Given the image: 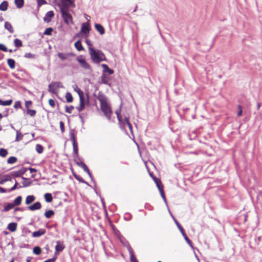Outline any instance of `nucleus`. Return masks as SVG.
I'll use <instances>...</instances> for the list:
<instances>
[{
    "label": "nucleus",
    "instance_id": "obj_1",
    "mask_svg": "<svg viewBox=\"0 0 262 262\" xmlns=\"http://www.w3.org/2000/svg\"><path fill=\"white\" fill-rule=\"evenodd\" d=\"M97 99L100 103L101 111L105 117L108 120H111L113 112L111 110L110 104L108 102L107 98L104 94L99 93L97 96Z\"/></svg>",
    "mask_w": 262,
    "mask_h": 262
},
{
    "label": "nucleus",
    "instance_id": "obj_2",
    "mask_svg": "<svg viewBox=\"0 0 262 262\" xmlns=\"http://www.w3.org/2000/svg\"><path fill=\"white\" fill-rule=\"evenodd\" d=\"M89 54L93 62L95 63H98L106 60L105 55L101 50L91 49Z\"/></svg>",
    "mask_w": 262,
    "mask_h": 262
},
{
    "label": "nucleus",
    "instance_id": "obj_3",
    "mask_svg": "<svg viewBox=\"0 0 262 262\" xmlns=\"http://www.w3.org/2000/svg\"><path fill=\"white\" fill-rule=\"evenodd\" d=\"M58 5L60 10H69V8L75 7V0H59Z\"/></svg>",
    "mask_w": 262,
    "mask_h": 262
},
{
    "label": "nucleus",
    "instance_id": "obj_4",
    "mask_svg": "<svg viewBox=\"0 0 262 262\" xmlns=\"http://www.w3.org/2000/svg\"><path fill=\"white\" fill-rule=\"evenodd\" d=\"M64 21L67 25L73 24L72 17L69 10H60Z\"/></svg>",
    "mask_w": 262,
    "mask_h": 262
},
{
    "label": "nucleus",
    "instance_id": "obj_5",
    "mask_svg": "<svg viewBox=\"0 0 262 262\" xmlns=\"http://www.w3.org/2000/svg\"><path fill=\"white\" fill-rule=\"evenodd\" d=\"M62 84L60 82H52L49 85L48 91L52 93L56 94L59 88H62Z\"/></svg>",
    "mask_w": 262,
    "mask_h": 262
},
{
    "label": "nucleus",
    "instance_id": "obj_6",
    "mask_svg": "<svg viewBox=\"0 0 262 262\" xmlns=\"http://www.w3.org/2000/svg\"><path fill=\"white\" fill-rule=\"evenodd\" d=\"M78 94L80 98V105L79 106L77 107V109L78 112H80L84 109L86 103V101L84 97V93L81 90H79L78 92Z\"/></svg>",
    "mask_w": 262,
    "mask_h": 262
},
{
    "label": "nucleus",
    "instance_id": "obj_7",
    "mask_svg": "<svg viewBox=\"0 0 262 262\" xmlns=\"http://www.w3.org/2000/svg\"><path fill=\"white\" fill-rule=\"evenodd\" d=\"M90 30V28L89 26V24L88 23H84L81 25V28L80 32L77 33V36L79 37L81 34H83L85 35V37H87L89 34Z\"/></svg>",
    "mask_w": 262,
    "mask_h": 262
},
{
    "label": "nucleus",
    "instance_id": "obj_8",
    "mask_svg": "<svg viewBox=\"0 0 262 262\" xmlns=\"http://www.w3.org/2000/svg\"><path fill=\"white\" fill-rule=\"evenodd\" d=\"M77 60L79 62L80 66L86 70H90L91 67L89 64L85 61V58L82 56H80L77 57Z\"/></svg>",
    "mask_w": 262,
    "mask_h": 262
},
{
    "label": "nucleus",
    "instance_id": "obj_9",
    "mask_svg": "<svg viewBox=\"0 0 262 262\" xmlns=\"http://www.w3.org/2000/svg\"><path fill=\"white\" fill-rule=\"evenodd\" d=\"M174 222L178 227V228H179V229L180 230V231H181V233L182 234L183 236H184L185 241L187 242V243L190 246H192V242L188 238V237H187V236L186 235V234H185V232H184V230L183 229V228H182V227L181 226V225L179 223V222L176 220H174Z\"/></svg>",
    "mask_w": 262,
    "mask_h": 262
},
{
    "label": "nucleus",
    "instance_id": "obj_10",
    "mask_svg": "<svg viewBox=\"0 0 262 262\" xmlns=\"http://www.w3.org/2000/svg\"><path fill=\"white\" fill-rule=\"evenodd\" d=\"M56 245L55 246V255L58 254L59 252H61L65 248V246L62 242L58 241L56 242Z\"/></svg>",
    "mask_w": 262,
    "mask_h": 262
},
{
    "label": "nucleus",
    "instance_id": "obj_11",
    "mask_svg": "<svg viewBox=\"0 0 262 262\" xmlns=\"http://www.w3.org/2000/svg\"><path fill=\"white\" fill-rule=\"evenodd\" d=\"M76 164L77 165H78L79 166L81 167L83 170L84 171H85L88 174L89 176L91 177H92V174L89 170V168L88 167V166L82 162H76Z\"/></svg>",
    "mask_w": 262,
    "mask_h": 262
},
{
    "label": "nucleus",
    "instance_id": "obj_12",
    "mask_svg": "<svg viewBox=\"0 0 262 262\" xmlns=\"http://www.w3.org/2000/svg\"><path fill=\"white\" fill-rule=\"evenodd\" d=\"M54 16V13L53 11H48L46 14L45 16L43 17V20L49 23L51 21V18Z\"/></svg>",
    "mask_w": 262,
    "mask_h": 262
},
{
    "label": "nucleus",
    "instance_id": "obj_13",
    "mask_svg": "<svg viewBox=\"0 0 262 262\" xmlns=\"http://www.w3.org/2000/svg\"><path fill=\"white\" fill-rule=\"evenodd\" d=\"M46 233V230L45 229L41 228L38 230V231H34L32 233V236L33 237H39Z\"/></svg>",
    "mask_w": 262,
    "mask_h": 262
},
{
    "label": "nucleus",
    "instance_id": "obj_14",
    "mask_svg": "<svg viewBox=\"0 0 262 262\" xmlns=\"http://www.w3.org/2000/svg\"><path fill=\"white\" fill-rule=\"evenodd\" d=\"M41 207V204L39 202H37L28 207V209L31 211H34L40 209Z\"/></svg>",
    "mask_w": 262,
    "mask_h": 262
},
{
    "label": "nucleus",
    "instance_id": "obj_15",
    "mask_svg": "<svg viewBox=\"0 0 262 262\" xmlns=\"http://www.w3.org/2000/svg\"><path fill=\"white\" fill-rule=\"evenodd\" d=\"M26 170L25 168H23L18 171H15L13 172V176L14 177H20L21 176L23 175L26 172Z\"/></svg>",
    "mask_w": 262,
    "mask_h": 262
},
{
    "label": "nucleus",
    "instance_id": "obj_16",
    "mask_svg": "<svg viewBox=\"0 0 262 262\" xmlns=\"http://www.w3.org/2000/svg\"><path fill=\"white\" fill-rule=\"evenodd\" d=\"M95 27L101 35H103L104 33V29L101 25L98 24H95Z\"/></svg>",
    "mask_w": 262,
    "mask_h": 262
},
{
    "label": "nucleus",
    "instance_id": "obj_17",
    "mask_svg": "<svg viewBox=\"0 0 262 262\" xmlns=\"http://www.w3.org/2000/svg\"><path fill=\"white\" fill-rule=\"evenodd\" d=\"M5 28L8 30L10 33L14 32V29L12 25L8 21H6L5 23Z\"/></svg>",
    "mask_w": 262,
    "mask_h": 262
},
{
    "label": "nucleus",
    "instance_id": "obj_18",
    "mask_svg": "<svg viewBox=\"0 0 262 262\" xmlns=\"http://www.w3.org/2000/svg\"><path fill=\"white\" fill-rule=\"evenodd\" d=\"M101 66L103 68L104 71L108 73L110 75H112L114 73V71L112 69H110L107 65L102 64Z\"/></svg>",
    "mask_w": 262,
    "mask_h": 262
},
{
    "label": "nucleus",
    "instance_id": "obj_19",
    "mask_svg": "<svg viewBox=\"0 0 262 262\" xmlns=\"http://www.w3.org/2000/svg\"><path fill=\"white\" fill-rule=\"evenodd\" d=\"M17 227V224L15 223H11L8 225V229L12 232L16 231Z\"/></svg>",
    "mask_w": 262,
    "mask_h": 262
},
{
    "label": "nucleus",
    "instance_id": "obj_20",
    "mask_svg": "<svg viewBox=\"0 0 262 262\" xmlns=\"http://www.w3.org/2000/svg\"><path fill=\"white\" fill-rule=\"evenodd\" d=\"M8 3L7 1H4L0 5V10L5 11L8 9Z\"/></svg>",
    "mask_w": 262,
    "mask_h": 262
},
{
    "label": "nucleus",
    "instance_id": "obj_21",
    "mask_svg": "<svg viewBox=\"0 0 262 262\" xmlns=\"http://www.w3.org/2000/svg\"><path fill=\"white\" fill-rule=\"evenodd\" d=\"M35 198L34 195H28L26 199V204L29 205L32 203L35 200Z\"/></svg>",
    "mask_w": 262,
    "mask_h": 262
},
{
    "label": "nucleus",
    "instance_id": "obj_22",
    "mask_svg": "<svg viewBox=\"0 0 262 262\" xmlns=\"http://www.w3.org/2000/svg\"><path fill=\"white\" fill-rule=\"evenodd\" d=\"M14 3L17 8H21L24 5V0H15Z\"/></svg>",
    "mask_w": 262,
    "mask_h": 262
},
{
    "label": "nucleus",
    "instance_id": "obj_23",
    "mask_svg": "<svg viewBox=\"0 0 262 262\" xmlns=\"http://www.w3.org/2000/svg\"><path fill=\"white\" fill-rule=\"evenodd\" d=\"M75 47L76 49L79 51L84 50V48H83L80 40H78L75 43Z\"/></svg>",
    "mask_w": 262,
    "mask_h": 262
},
{
    "label": "nucleus",
    "instance_id": "obj_24",
    "mask_svg": "<svg viewBox=\"0 0 262 262\" xmlns=\"http://www.w3.org/2000/svg\"><path fill=\"white\" fill-rule=\"evenodd\" d=\"M11 180V178L9 176L6 175L0 178V184H2L4 183L5 182L10 181Z\"/></svg>",
    "mask_w": 262,
    "mask_h": 262
},
{
    "label": "nucleus",
    "instance_id": "obj_25",
    "mask_svg": "<svg viewBox=\"0 0 262 262\" xmlns=\"http://www.w3.org/2000/svg\"><path fill=\"white\" fill-rule=\"evenodd\" d=\"M12 103V100H8L6 101H3L1 99H0V105L2 106H8L10 105Z\"/></svg>",
    "mask_w": 262,
    "mask_h": 262
},
{
    "label": "nucleus",
    "instance_id": "obj_26",
    "mask_svg": "<svg viewBox=\"0 0 262 262\" xmlns=\"http://www.w3.org/2000/svg\"><path fill=\"white\" fill-rule=\"evenodd\" d=\"M45 199L47 202L50 203L52 201L53 198L51 193H47L44 195Z\"/></svg>",
    "mask_w": 262,
    "mask_h": 262
},
{
    "label": "nucleus",
    "instance_id": "obj_27",
    "mask_svg": "<svg viewBox=\"0 0 262 262\" xmlns=\"http://www.w3.org/2000/svg\"><path fill=\"white\" fill-rule=\"evenodd\" d=\"M21 200H22L21 196H18L14 200L13 204L14 205V206H18L21 204Z\"/></svg>",
    "mask_w": 262,
    "mask_h": 262
},
{
    "label": "nucleus",
    "instance_id": "obj_28",
    "mask_svg": "<svg viewBox=\"0 0 262 262\" xmlns=\"http://www.w3.org/2000/svg\"><path fill=\"white\" fill-rule=\"evenodd\" d=\"M15 61L13 59H8L7 60V63L11 69H14L15 68Z\"/></svg>",
    "mask_w": 262,
    "mask_h": 262
},
{
    "label": "nucleus",
    "instance_id": "obj_29",
    "mask_svg": "<svg viewBox=\"0 0 262 262\" xmlns=\"http://www.w3.org/2000/svg\"><path fill=\"white\" fill-rule=\"evenodd\" d=\"M14 207V205L13 203H9L7 205H6L3 210L5 212H7L10 209H12Z\"/></svg>",
    "mask_w": 262,
    "mask_h": 262
},
{
    "label": "nucleus",
    "instance_id": "obj_30",
    "mask_svg": "<svg viewBox=\"0 0 262 262\" xmlns=\"http://www.w3.org/2000/svg\"><path fill=\"white\" fill-rule=\"evenodd\" d=\"M23 135L19 130H16L15 141H19L23 139Z\"/></svg>",
    "mask_w": 262,
    "mask_h": 262
},
{
    "label": "nucleus",
    "instance_id": "obj_31",
    "mask_svg": "<svg viewBox=\"0 0 262 262\" xmlns=\"http://www.w3.org/2000/svg\"><path fill=\"white\" fill-rule=\"evenodd\" d=\"M35 149L38 154H41L43 152V148L40 144H37L36 145Z\"/></svg>",
    "mask_w": 262,
    "mask_h": 262
},
{
    "label": "nucleus",
    "instance_id": "obj_32",
    "mask_svg": "<svg viewBox=\"0 0 262 262\" xmlns=\"http://www.w3.org/2000/svg\"><path fill=\"white\" fill-rule=\"evenodd\" d=\"M54 214V212L53 210H49L47 211L45 213V215L47 218L49 219V218H50L52 215H53Z\"/></svg>",
    "mask_w": 262,
    "mask_h": 262
},
{
    "label": "nucleus",
    "instance_id": "obj_33",
    "mask_svg": "<svg viewBox=\"0 0 262 262\" xmlns=\"http://www.w3.org/2000/svg\"><path fill=\"white\" fill-rule=\"evenodd\" d=\"M66 99L68 102L70 103L73 101V97L71 93H67L66 95Z\"/></svg>",
    "mask_w": 262,
    "mask_h": 262
},
{
    "label": "nucleus",
    "instance_id": "obj_34",
    "mask_svg": "<svg viewBox=\"0 0 262 262\" xmlns=\"http://www.w3.org/2000/svg\"><path fill=\"white\" fill-rule=\"evenodd\" d=\"M154 180H155V182L159 190H160V189L163 188V185L160 180H159L157 179H154Z\"/></svg>",
    "mask_w": 262,
    "mask_h": 262
},
{
    "label": "nucleus",
    "instance_id": "obj_35",
    "mask_svg": "<svg viewBox=\"0 0 262 262\" xmlns=\"http://www.w3.org/2000/svg\"><path fill=\"white\" fill-rule=\"evenodd\" d=\"M14 43L15 46L16 47H20L23 46L21 41L17 38L14 39Z\"/></svg>",
    "mask_w": 262,
    "mask_h": 262
},
{
    "label": "nucleus",
    "instance_id": "obj_36",
    "mask_svg": "<svg viewBox=\"0 0 262 262\" xmlns=\"http://www.w3.org/2000/svg\"><path fill=\"white\" fill-rule=\"evenodd\" d=\"M130 258L131 262H138L135 256H134L132 250H129Z\"/></svg>",
    "mask_w": 262,
    "mask_h": 262
},
{
    "label": "nucleus",
    "instance_id": "obj_37",
    "mask_svg": "<svg viewBox=\"0 0 262 262\" xmlns=\"http://www.w3.org/2000/svg\"><path fill=\"white\" fill-rule=\"evenodd\" d=\"M73 151H74V154H75V156L78 157V149L77 143H73Z\"/></svg>",
    "mask_w": 262,
    "mask_h": 262
},
{
    "label": "nucleus",
    "instance_id": "obj_38",
    "mask_svg": "<svg viewBox=\"0 0 262 262\" xmlns=\"http://www.w3.org/2000/svg\"><path fill=\"white\" fill-rule=\"evenodd\" d=\"M58 56L61 60H65L68 58L69 55L68 54L59 53Z\"/></svg>",
    "mask_w": 262,
    "mask_h": 262
},
{
    "label": "nucleus",
    "instance_id": "obj_39",
    "mask_svg": "<svg viewBox=\"0 0 262 262\" xmlns=\"http://www.w3.org/2000/svg\"><path fill=\"white\" fill-rule=\"evenodd\" d=\"M41 252V249L39 247L36 246L33 248V253L36 255H39Z\"/></svg>",
    "mask_w": 262,
    "mask_h": 262
},
{
    "label": "nucleus",
    "instance_id": "obj_40",
    "mask_svg": "<svg viewBox=\"0 0 262 262\" xmlns=\"http://www.w3.org/2000/svg\"><path fill=\"white\" fill-rule=\"evenodd\" d=\"M8 155V151L4 148H0V156L5 157Z\"/></svg>",
    "mask_w": 262,
    "mask_h": 262
},
{
    "label": "nucleus",
    "instance_id": "obj_41",
    "mask_svg": "<svg viewBox=\"0 0 262 262\" xmlns=\"http://www.w3.org/2000/svg\"><path fill=\"white\" fill-rule=\"evenodd\" d=\"M36 111L34 110L27 109V113L31 117H34L36 114Z\"/></svg>",
    "mask_w": 262,
    "mask_h": 262
},
{
    "label": "nucleus",
    "instance_id": "obj_42",
    "mask_svg": "<svg viewBox=\"0 0 262 262\" xmlns=\"http://www.w3.org/2000/svg\"><path fill=\"white\" fill-rule=\"evenodd\" d=\"M17 161V158L15 157H10L7 160L9 164H13Z\"/></svg>",
    "mask_w": 262,
    "mask_h": 262
},
{
    "label": "nucleus",
    "instance_id": "obj_43",
    "mask_svg": "<svg viewBox=\"0 0 262 262\" xmlns=\"http://www.w3.org/2000/svg\"><path fill=\"white\" fill-rule=\"evenodd\" d=\"M53 31V29L52 28H48L46 29L43 34L46 35H51Z\"/></svg>",
    "mask_w": 262,
    "mask_h": 262
},
{
    "label": "nucleus",
    "instance_id": "obj_44",
    "mask_svg": "<svg viewBox=\"0 0 262 262\" xmlns=\"http://www.w3.org/2000/svg\"><path fill=\"white\" fill-rule=\"evenodd\" d=\"M74 107L73 106L71 105L70 106H66V111L67 113L69 114L72 113V111L74 110Z\"/></svg>",
    "mask_w": 262,
    "mask_h": 262
},
{
    "label": "nucleus",
    "instance_id": "obj_45",
    "mask_svg": "<svg viewBox=\"0 0 262 262\" xmlns=\"http://www.w3.org/2000/svg\"><path fill=\"white\" fill-rule=\"evenodd\" d=\"M85 42H86V43L87 44V45L89 47V52H91V49H94L92 47L93 45H92V44L91 43V40L86 39L85 40Z\"/></svg>",
    "mask_w": 262,
    "mask_h": 262
},
{
    "label": "nucleus",
    "instance_id": "obj_46",
    "mask_svg": "<svg viewBox=\"0 0 262 262\" xmlns=\"http://www.w3.org/2000/svg\"><path fill=\"white\" fill-rule=\"evenodd\" d=\"M70 139L72 140L73 144L77 143L76 138H75L73 133H71L70 134Z\"/></svg>",
    "mask_w": 262,
    "mask_h": 262
},
{
    "label": "nucleus",
    "instance_id": "obj_47",
    "mask_svg": "<svg viewBox=\"0 0 262 262\" xmlns=\"http://www.w3.org/2000/svg\"><path fill=\"white\" fill-rule=\"evenodd\" d=\"M115 113L117 115V118L119 121V122H121V111L119 110H117L115 112Z\"/></svg>",
    "mask_w": 262,
    "mask_h": 262
},
{
    "label": "nucleus",
    "instance_id": "obj_48",
    "mask_svg": "<svg viewBox=\"0 0 262 262\" xmlns=\"http://www.w3.org/2000/svg\"><path fill=\"white\" fill-rule=\"evenodd\" d=\"M14 107L16 109L18 108H21V102L19 101H16L15 102Z\"/></svg>",
    "mask_w": 262,
    "mask_h": 262
},
{
    "label": "nucleus",
    "instance_id": "obj_49",
    "mask_svg": "<svg viewBox=\"0 0 262 262\" xmlns=\"http://www.w3.org/2000/svg\"><path fill=\"white\" fill-rule=\"evenodd\" d=\"M74 177L76 180H77L78 181L81 183H85V181L83 180V179L79 176L77 175H74Z\"/></svg>",
    "mask_w": 262,
    "mask_h": 262
},
{
    "label": "nucleus",
    "instance_id": "obj_50",
    "mask_svg": "<svg viewBox=\"0 0 262 262\" xmlns=\"http://www.w3.org/2000/svg\"><path fill=\"white\" fill-rule=\"evenodd\" d=\"M159 191H160V194H161V195L162 198H163V199L164 201V202H166V199L165 195L164 194L163 188V189H160V190H159Z\"/></svg>",
    "mask_w": 262,
    "mask_h": 262
},
{
    "label": "nucleus",
    "instance_id": "obj_51",
    "mask_svg": "<svg viewBox=\"0 0 262 262\" xmlns=\"http://www.w3.org/2000/svg\"><path fill=\"white\" fill-rule=\"evenodd\" d=\"M0 50L4 52H7L8 51V49L4 45L0 43Z\"/></svg>",
    "mask_w": 262,
    "mask_h": 262
},
{
    "label": "nucleus",
    "instance_id": "obj_52",
    "mask_svg": "<svg viewBox=\"0 0 262 262\" xmlns=\"http://www.w3.org/2000/svg\"><path fill=\"white\" fill-rule=\"evenodd\" d=\"M25 57L26 58H34V55L30 53H26L25 55Z\"/></svg>",
    "mask_w": 262,
    "mask_h": 262
},
{
    "label": "nucleus",
    "instance_id": "obj_53",
    "mask_svg": "<svg viewBox=\"0 0 262 262\" xmlns=\"http://www.w3.org/2000/svg\"><path fill=\"white\" fill-rule=\"evenodd\" d=\"M125 120H126V124L128 126L129 129L132 131V126L131 124L129 122V120L127 118L125 117Z\"/></svg>",
    "mask_w": 262,
    "mask_h": 262
},
{
    "label": "nucleus",
    "instance_id": "obj_54",
    "mask_svg": "<svg viewBox=\"0 0 262 262\" xmlns=\"http://www.w3.org/2000/svg\"><path fill=\"white\" fill-rule=\"evenodd\" d=\"M60 128L62 133L64 132V123L62 121H60Z\"/></svg>",
    "mask_w": 262,
    "mask_h": 262
},
{
    "label": "nucleus",
    "instance_id": "obj_55",
    "mask_svg": "<svg viewBox=\"0 0 262 262\" xmlns=\"http://www.w3.org/2000/svg\"><path fill=\"white\" fill-rule=\"evenodd\" d=\"M32 102L31 101H27L25 102V106L27 109H29V107L32 105Z\"/></svg>",
    "mask_w": 262,
    "mask_h": 262
},
{
    "label": "nucleus",
    "instance_id": "obj_56",
    "mask_svg": "<svg viewBox=\"0 0 262 262\" xmlns=\"http://www.w3.org/2000/svg\"><path fill=\"white\" fill-rule=\"evenodd\" d=\"M38 3V5L40 6L42 5L46 4L47 3L45 0H37Z\"/></svg>",
    "mask_w": 262,
    "mask_h": 262
},
{
    "label": "nucleus",
    "instance_id": "obj_57",
    "mask_svg": "<svg viewBox=\"0 0 262 262\" xmlns=\"http://www.w3.org/2000/svg\"><path fill=\"white\" fill-rule=\"evenodd\" d=\"M238 108L239 110H238V112H237V116H241L242 115V113H243L242 106L241 105H238Z\"/></svg>",
    "mask_w": 262,
    "mask_h": 262
},
{
    "label": "nucleus",
    "instance_id": "obj_58",
    "mask_svg": "<svg viewBox=\"0 0 262 262\" xmlns=\"http://www.w3.org/2000/svg\"><path fill=\"white\" fill-rule=\"evenodd\" d=\"M49 103L52 107H54L55 105V100L51 99L49 100Z\"/></svg>",
    "mask_w": 262,
    "mask_h": 262
},
{
    "label": "nucleus",
    "instance_id": "obj_59",
    "mask_svg": "<svg viewBox=\"0 0 262 262\" xmlns=\"http://www.w3.org/2000/svg\"><path fill=\"white\" fill-rule=\"evenodd\" d=\"M17 181L15 180V185L11 188L10 190L11 191H13L14 190H15L16 188V187H17Z\"/></svg>",
    "mask_w": 262,
    "mask_h": 262
},
{
    "label": "nucleus",
    "instance_id": "obj_60",
    "mask_svg": "<svg viewBox=\"0 0 262 262\" xmlns=\"http://www.w3.org/2000/svg\"><path fill=\"white\" fill-rule=\"evenodd\" d=\"M29 170L30 171L31 173L33 172H36V170L34 168H29Z\"/></svg>",
    "mask_w": 262,
    "mask_h": 262
},
{
    "label": "nucleus",
    "instance_id": "obj_61",
    "mask_svg": "<svg viewBox=\"0 0 262 262\" xmlns=\"http://www.w3.org/2000/svg\"><path fill=\"white\" fill-rule=\"evenodd\" d=\"M120 123H122L123 124V125H125V124H126V120H125V118L123 120H122L121 119V122H119Z\"/></svg>",
    "mask_w": 262,
    "mask_h": 262
},
{
    "label": "nucleus",
    "instance_id": "obj_62",
    "mask_svg": "<svg viewBox=\"0 0 262 262\" xmlns=\"http://www.w3.org/2000/svg\"><path fill=\"white\" fill-rule=\"evenodd\" d=\"M75 91H76L77 93L79 91V90H81L77 86H75V88L74 89Z\"/></svg>",
    "mask_w": 262,
    "mask_h": 262
},
{
    "label": "nucleus",
    "instance_id": "obj_63",
    "mask_svg": "<svg viewBox=\"0 0 262 262\" xmlns=\"http://www.w3.org/2000/svg\"><path fill=\"white\" fill-rule=\"evenodd\" d=\"M31 258L30 257H28L27 259V262H31Z\"/></svg>",
    "mask_w": 262,
    "mask_h": 262
},
{
    "label": "nucleus",
    "instance_id": "obj_64",
    "mask_svg": "<svg viewBox=\"0 0 262 262\" xmlns=\"http://www.w3.org/2000/svg\"><path fill=\"white\" fill-rule=\"evenodd\" d=\"M20 210V208H16L14 210H15V211H18Z\"/></svg>",
    "mask_w": 262,
    "mask_h": 262
}]
</instances>
